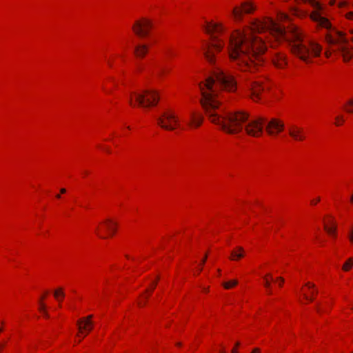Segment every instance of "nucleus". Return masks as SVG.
Returning a JSON list of instances; mask_svg holds the SVG:
<instances>
[{"label": "nucleus", "instance_id": "15", "mask_svg": "<svg viewBox=\"0 0 353 353\" xmlns=\"http://www.w3.org/2000/svg\"><path fill=\"white\" fill-rule=\"evenodd\" d=\"M148 50V47L146 45H138L134 48V53L137 57H143L146 54Z\"/></svg>", "mask_w": 353, "mask_h": 353}, {"label": "nucleus", "instance_id": "9", "mask_svg": "<svg viewBox=\"0 0 353 353\" xmlns=\"http://www.w3.org/2000/svg\"><path fill=\"white\" fill-rule=\"evenodd\" d=\"M250 91V96L254 101L261 99V93L264 92L265 88L258 81H250L248 84Z\"/></svg>", "mask_w": 353, "mask_h": 353}, {"label": "nucleus", "instance_id": "42", "mask_svg": "<svg viewBox=\"0 0 353 353\" xmlns=\"http://www.w3.org/2000/svg\"><path fill=\"white\" fill-rule=\"evenodd\" d=\"M56 197H57V199H59V198L61 197V196H60V194H57V195H56Z\"/></svg>", "mask_w": 353, "mask_h": 353}, {"label": "nucleus", "instance_id": "2", "mask_svg": "<svg viewBox=\"0 0 353 353\" xmlns=\"http://www.w3.org/2000/svg\"><path fill=\"white\" fill-rule=\"evenodd\" d=\"M236 86L234 76L219 68H215L205 83H199L201 104L211 122L219 125L227 133L237 134L244 129L248 135L254 137L263 134L264 123H266L265 130L270 136H275L283 130V123L276 118L267 121L262 117L250 119L249 114L243 111H225L217 99L218 90L220 88L233 92Z\"/></svg>", "mask_w": 353, "mask_h": 353}, {"label": "nucleus", "instance_id": "37", "mask_svg": "<svg viewBox=\"0 0 353 353\" xmlns=\"http://www.w3.org/2000/svg\"><path fill=\"white\" fill-rule=\"evenodd\" d=\"M61 193L64 194L66 192V190L65 188H61L60 190Z\"/></svg>", "mask_w": 353, "mask_h": 353}, {"label": "nucleus", "instance_id": "27", "mask_svg": "<svg viewBox=\"0 0 353 353\" xmlns=\"http://www.w3.org/2000/svg\"><path fill=\"white\" fill-rule=\"evenodd\" d=\"M346 17L348 19L353 20V12H349L346 14Z\"/></svg>", "mask_w": 353, "mask_h": 353}, {"label": "nucleus", "instance_id": "38", "mask_svg": "<svg viewBox=\"0 0 353 353\" xmlns=\"http://www.w3.org/2000/svg\"><path fill=\"white\" fill-rule=\"evenodd\" d=\"M156 285H157V283L155 282V283L153 284V285H152V290H153V289L155 288Z\"/></svg>", "mask_w": 353, "mask_h": 353}, {"label": "nucleus", "instance_id": "28", "mask_svg": "<svg viewBox=\"0 0 353 353\" xmlns=\"http://www.w3.org/2000/svg\"><path fill=\"white\" fill-rule=\"evenodd\" d=\"M348 238L350 239V241L353 243V230H351L349 234H348Z\"/></svg>", "mask_w": 353, "mask_h": 353}, {"label": "nucleus", "instance_id": "7", "mask_svg": "<svg viewBox=\"0 0 353 353\" xmlns=\"http://www.w3.org/2000/svg\"><path fill=\"white\" fill-rule=\"evenodd\" d=\"M152 22L146 19L137 21L132 26L134 32L139 37H145L149 34L152 28Z\"/></svg>", "mask_w": 353, "mask_h": 353}, {"label": "nucleus", "instance_id": "10", "mask_svg": "<svg viewBox=\"0 0 353 353\" xmlns=\"http://www.w3.org/2000/svg\"><path fill=\"white\" fill-rule=\"evenodd\" d=\"M289 135L296 141H303L305 139V134L303 129L296 125H292L288 129Z\"/></svg>", "mask_w": 353, "mask_h": 353}, {"label": "nucleus", "instance_id": "21", "mask_svg": "<svg viewBox=\"0 0 353 353\" xmlns=\"http://www.w3.org/2000/svg\"><path fill=\"white\" fill-rule=\"evenodd\" d=\"M325 230L330 235L335 236L336 227H328L327 225H324Z\"/></svg>", "mask_w": 353, "mask_h": 353}, {"label": "nucleus", "instance_id": "31", "mask_svg": "<svg viewBox=\"0 0 353 353\" xmlns=\"http://www.w3.org/2000/svg\"><path fill=\"white\" fill-rule=\"evenodd\" d=\"M303 296H304V298H305V299H307V300H308V301H313V300H314V298H313V297H312V296L310 297V296H309L308 295H307L306 294H303Z\"/></svg>", "mask_w": 353, "mask_h": 353}, {"label": "nucleus", "instance_id": "6", "mask_svg": "<svg viewBox=\"0 0 353 353\" xmlns=\"http://www.w3.org/2000/svg\"><path fill=\"white\" fill-rule=\"evenodd\" d=\"M157 120L158 125L168 130H174L179 125L177 117L170 110L164 112Z\"/></svg>", "mask_w": 353, "mask_h": 353}, {"label": "nucleus", "instance_id": "29", "mask_svg": "<svg viewBox=\"0 0 353 353\" xmlns=\"http://www.w3.org/2000/svg\"><path fill=\"white\" fill-rule=\"evenodd\" d=\"M165 53L168 55V56H172L174 54L173 52L172 51V50L170 49H168L165 50Z\"/></svg>", "mask_w": 353, "mask_h": 353}, {"label": "nucleus", "instance_id": "46", "mask_svg": "<svg viewBox=\"0 0 353 353\" xmlns=\"http://www.w3.org/2000/svg\"><path fill=\"white\" fill-rule=\"evenodd\" d=\"M176 345L180 346V345H181V343H177Z\"/></svg>", "mask_w": 353, "mask_h": 353}, {"label": "nucleus", "instance_id": "19", "mask_svg": "<svg viewBox=\"0 0 353 353\" xmlns=\"http://www.w3.org/2000/svg\"><path fill=\"white\" fill-rule=\"evenodd\" d=\"M352 265H353V259L350 258L343 265V270L345 271H348L352 268Z\"/></svg>", "mask_w": 353, "mask_h": 353}, {"label": "nucleus", "instance_id": "12", "mask_svg": "<svg viewBox=\"0 0 353 353\" xmlns=\"http://www.w3.org/2000/svg\"><path fill=\"white\" fill-rule=\"evenodd\" d=\"M274 65L278 68H283L287 65L286 57L281 52H276L272 58Z\"/></svg>", "mask_w": 353, "mask_h": 353}, {"label": "nucleus", "instance_id": "45", "mask_svg": "<svg viewBox=\"0 0 353 353\" xmlns=\"http://www.w3.org/2000/svg\"><path fill=\"white\" fill-rule=\"evenodd\" d=\"M139 304L140 306H141V305H144L145 303H142L141 302H140Z\"/></svg>", "mask_w": 353, "mask_h": 353}, {"label": "nucleus", "instance_id": "30", "mask_svg": "<svg viewBox=\"0 0 353 353\" xmlns=\"http://www.w3.org/2000/svg\"><path fill=\"white\" fill-rule=\"evenodd\" d=\"M164 73H165V69H164V68H160V70H159V72H158V75H159V77H161V76H163V74H164Z\"/></svg>", "mask_w": 353, "mask_h": 353}, {"label": "nucleus", "instance_id": "22", "mask_svg": "<svg viewBox=\"0 0 353 353\" xmlns=\"http://www.w3.org/2000/svg\"><path fill=\"white\" fill-rule=\"evenodd\" d=\"M347 107L345 108V111L348 113H352L353 112V99H350L347 102Z\"/></svg>", "mask_w": 353, "mask_h": 353}, {"label": "nucleus", "instance_id": "39", "mask_svg": "<svg viewBox=\"0 0 353 353\" xmlns=\"http://www.w3.org/2000/svg\"><path fill=\"white\" fill-rule=\"evenodd\" d=\"M219 353H225V350L223 349V350H221Z\"/></svg>", "mask_w": 353, "mask_h": 353}, {"label": "nucleus", "instance_id": "23", "mask_svg": "<svg viewBox=\"0 0 353 353\" xmlns=\"http://www.w3.org/2000/svg\"><path fill=\"white\" fill-rule=\"evenodd\" d=\"M268 277H270L272 279V276L270 274L264 276V285L265 288L269 289L270 288V282L268 281Z\"/></svg>", "mask_w": 353, "mask_h": 353}, {"label": "nucleus", "instance_id": "17", "mask_svg": "<svg viewBox=\"0 0 353 353\" xmlns=\"http://www.w3.org/2000/svg\"><path fill=\"white\" fill-rule=\"evenodd\" d=\"M64 296H65V294H64L63 288H61L57 289L54 292V296L59 301H61L62 300V299L64 297Z\"/></svg>", "mask_w": 353, "mask_h": 353}, {"label": "nucleus", "instance_id": "14", "mask_svg": "<svg viewBox=\"0 0 353 353\" xmlns=\"http://www.w3.org/2000/svg\"><path fill=\"white\" fill-rule=\"evenodd\" d=\"M244 253L245 252L242 247H237L231 252L230 259L233 261L240 259L244 256Z\"/></svg>", "mask_w": 353, "mask_h": 353}, {"label": "nucleus", "instance_id": "24", "mask_svg": "<svg viewBox=\"0 0 353 353\" xmlns=\"http://www.w3.org/2000/svg\"><path fill=\"white\" fill-rule=\"evenodd\" d=\"M336 120L337 121V122L336 123V124L337 125H340V123H339V122L343 123V122L344 121L343 117H341V116H338V117H336Z\"/></svg>", "mask_w": 353, "mask_h": 353}, {"label": "nucleus", "instance_id": "3", "mask_svg": "<svg viewBox=\"0 0 353 353\" xmlns=\"http://www.w3.org/2000/svg\"><path fill=\"white\" fill-rule=\"evenodd\" d=\"M297 2L310 3L314 10L311 13V19L316 23L318 27L325 28L330 31L326 34V41L330 44L332 52H339L345 61H350L353 57L352 48L341 32L332 28L330 21L322 15L323 7L316 0H295Z\"/></svg>", "mask_w": 353, "mask_h": 353}, {"label": "nucleus", "instance_id": "18", "mask_svg": "<svg viewBox=\"0 0 353 353\" xmlns=\"http://www.w3.org/2000/svg\"><path fill=\"white\" fill-rule=\"evenodd\" d=\"M43 299H44V296H42V297L41 298L40 301H39V304H40L39 310L41 312L43 313V314L45 317L48 318V316H49L48 314L46 311V305L42 303V300Z\"/></svg>", "mask_w": 353, "mask_h": 353}, {"label": "nucleus", "instance_id": "20", "mask_svg": "<svg viewBox=\"0 0 353 353\" xmlns=\"http://www.w3.org/2000/svg\"><path fill=\"white\" fill-rule=\"evenodd\" d=\"M237 283H238V281L236 280H232V281H230L228 282L223 283V285L225 289H230L232 287L237 285Z\"/></svg>", "mask_w": 353, "mask_h": 353}, {"label": "nucleus", "instance_id": "1", "mask_svg": "<svg viewBox=\"0 0 353 353\" xmlns=\"http://www.w3.org/2000/svg\"><path fill=\"white\" fill-rule=\"evenodd\" d=\"M268 32L276 39L288 43L292 53L305 63H310L312 57L321 54V47L316 42L305 38L296 28L287 31L285 28L271 19L254 20L250 30L234 31L230 37L228 54L233 65L241 70H251L252 67L263 61V54L267 49L261 37L255 32Z\"/></svg>", "mask_w": 353, "mask_h": 353}, {"label": "nucleus", "instance_id": "34", "mask_svg": "<svg viewBox=\"0 0 353 353\" xmlns=\"http://www.w3.org/2000/svg\"><path fill=\"white\" fill-rule=\"evenodd\" d=\"M207 257H208V256H207V254H205L204 258L201 261V265H203L205 263Z\"/></svg>", "mask_w": 353, "mask_h": 353}, {"label": "nucleus", "instance_id": "25", "mask_svg": "<svg viewBox=\"0 0 353 353\" xmlns=\"http://www.w3.org/2000/svg\"><path fill=\"white\" fill-rule=\"evenodd\" d=\"M240 345V343L239 342H236L235 343V347L232 350V352L231 353H239L237 352V347Z\"/></svg>", "mask_w": 353, "mask_h": 353}, {"label": "nucleus", "instance_id": "41", "mask_svg": "<svg viewBox=\"0 0 353 353\" xmlns=\"http://www.w3.org/2000/svg\"><path fill=\"white\" fill-rule=\"evenodd\" d=\"M317 311H318V312H320V313H321V312H323V310H321V309H319V308H318V309H317Z\"/></svg>", "mask_w": 353, "mask_h": 353}, {"label": "nucleus", "instance_id": "49", "mask_svg": "<svg viewBox=\"0 0 353 353\" xmlns=\"http://www.w3.org/2000/svg\"><path fill=\"white\" fill-rule=\"evenodd\" d=\"M198 271H199V272H200L201 271V268H199Z\"/></svg>", "mask_w": 353, "mask_h": 353}, {"label": "nucleus", "instance_id": "44", "mask_svg": "<svg viewBox=\"0 0 353 353\" xmlns=\"http://www.w3.org/2000/svg\"><path fill=\"white\" fill-rule=\"evenodd\" d=\"M343 5H345V3H341L339 4V6H343Z\"/></svg>", "mask_w": 353, "mask_h": 353}, {"label": "nucleus", "instance_id": "48", "mask_svg": "<svg viewBox=\"0 0 353 353\" xmlns=\"http://www.w3.org/2000/svg\"><path fill=\"white\" fill-rule=\"evenodd\" d=\"M198 271H199V272H200L201 271V268H199Z\"/></svg>", "mask_w": 353, "mask_h": 353}, {"label": "nucleus", "instance_id": "36", "mask_svg": "<svg viewBox=\"0 0 353 353\" xmlns=\"http://www.w3.org/2000/svg\"><path fill=\"white\" fill-rule=\"evenodd\" d=\"M251 353H260V349L254 348Z\"/></svg>", "mask_w": 353, "mask_h": 353}, {"label": "nucleus", "instance_id": "26", "mask_svg": "<svg viewBox=\"0 0 353 353\" xmlns=\"http://www.w3.org/2000/svg\"><path fill=\"white\" fill-rule=\"evenodd\" d=\"M280 19L281 20H288L289 17L285 14H281Z\"/></svg>", "mask_w": 353, "mask_h": 353}, {"label": "nucleus", "instance_id": "40", "mask_svg": "<svg viewBox=\"0 0 353 353\" xmlns=\"http://www.w3.org/2000/svg\"><path fill=\"white\" fill-rule=\"evenodd\" d=\"M350 201H351V202H353V194H352V195L351 196V197H350Z\"/></svg>", "mask_w": 353, "mask_h": 353}, {"label": "nucleus", "instance_id": "43", "mask_svg": "<svg viewBox=\"0 0 353 353\" xmlns=\"http://www.w3.org/2000/svg\"><path fill=\"white\" fill-rule=\"evenodd\" d=\"M99 236L101 238H102V239H105V238H106L105 236H101V235H100V234H99Z\"/></svg>", "mask_w": 353, "mask_h": 353}, {"label": "nucleus", "instance_id": "4", "mask_svg": "<svg viewBox=\"0 0 353 353\" xmlns=\"http://www.w3.org/2000/svg\"><path fill=\"white\" fill-rule=\"evenodd\" d=\"M204 30L210 36L211 42L203 45V54L208 62H214V50L219 52L223 48V42L219 39L216 34H220L223 31V27L218 23H207Z\"/></svg>", "mask_w": 353, "mask_h": 353}, {"label": "nucleus", "instance_id": "8", "mask_svg": "<svg viewBox=\"0 0 353 353\" xmlns=\"http://www.w3.org/2000/svg\"><path fill=\"white\" fill-rule=\"evenodd\" d=\"M255 10L253 4L246 1L241 3V7H234L232 11V14L235 21H241L243 18V13L250 14Z\"/></svg>", "mask_w": 353, "mask_h": 353}, {"label": "nucleus", "instance_id": "16", "mask_svg": "<svg viewBox=\"0 0 353 353\" xmlns=\"http://www.w3.org/2000/svg\"><path fill=\"white\" fill-rule=\"evenodd\" d=\"M103 225H104L105 229L110 232L111 235H113L115 233L116 226H117L116 223L113 222L110 219H106L103 222Z\"/></svg>", "mask_w": 353, "mask_h": 353}, {"label": "nucleus", "instance_id": "13", "mask_svg": "<svg viewBox=\"0 0 353 353\" xmlns=\"http://www.w3.org/2000/svg\"><path fill=\"white\" fill-rule=\"evenodd\" d=\"M203 122V117L200 114H196L194 112H191L190 114V120L188 121V125L190 126L199 127Z\"/></svg>", "mask_w": 353, "mask_h": 353}, {"label": "nucleus", "instance_id": "11", "mask_svg": "<svg viewBox=\"0 0 353 353\" xmlns=\"http://www.w3.org/2000/svg\"><path fill=\"white\" fill-rule=\"evenodd\" d=\"M92 315H89L77 321V325L80 332L83 333L84 331L90 332L92 330L93 325L92 321Z\"/></svg>", "mask_w": 353, "mask_h": 353}, {"label": "nucleus", "instance_id": "5", "mask_svg": "<svg viewBox=\"0 0 353 353\" xmlns=\"http://www.w3.org/2000/svg\"><path fill=\"white\" fill-rule=\"evenodd\" d=\"M159 97L154 90H143L134 91L130 93L129 103L133 106L148 108L157 104Z\"/></svg>", "mask_w": 353, "mask_h": 353}, {"label": "nucleus", "instance_id": "50", "mask_svg": "<svg viewBox=\"0 0 353 353\" xmlns=\"http://www.w3.org/2000/svg\"><path fill=\"white\" fill-rule=\"evenodd\" d=\"M2 331V328H0V332Z\"/></svg>", "mask_w": 353, "mask_h": 353}, {"label": "nucleus", "instance_id": "35", "mask_svg": "<svg viewBox=\"0 0 353 353\" xmlns=\"http://www.w3.org/2000/svg\"><path fill=\"white\" fill-rule=\"evenodd\" d=\"M319 201H320V199H319V198H318L316 200H312V201H311V203H312V204L315 205V204H316Z\"/></svg>", "mask_w": 353, "mask_h": 353}, {"label": "nucleus", "instance_id": "32", "mask_svg": "<svg viewBox=\"0 0 353 353\" xmlns=\"http://www.w3.org/2000/svg\"><path fill=\"white\" fill-rule=\"evenodd\" d=\"M277 280L280 281L279 285L281 286V285L284 283V279L283 277H278Z\"/></svg>", "mask_w": 353, "mask_h": 353}, {"label": "nucleus", "instance_id": "33", "mask_svg": "<svg viewBox=\"0 0 353 353\" xmlns=\"http://www.w3.org/2000/svg\"><path fill=\"white\" fill-rule=\"evenodd\" d=\"M305 285L307 287H308L309 288H314V285L313 283H307L305 284Z\"/></svg>", "mask_w": 353, "mask_h": 353}, {"label": "nucleus", "instance_id": "47", "mask_svg": "<svg viewBox=\"0 0 353 353\" xmlns=\"http://www.w3.org/2000/svg\"><path fill=\"white\" fill-rule=\"evenodd\" d=\"M312 293H313V294H316V293H317V291H316V290H315V291L312 292Z\"/></svg>", "mask_w": 353, "mask_h": 353}]
</instances>
